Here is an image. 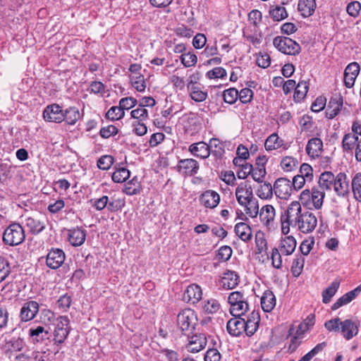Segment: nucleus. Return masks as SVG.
Masks as SVG:
<instances>
[{"label": "nucleus", "mask_w": 361, "mask_h": 361, "mask_svg": "<svg viewBox=\"0 0 361 361\" xmlns=\"http://www.w3.org/2000/svg\"><path fill=\"white\" fill-rule=\"evenodd\" d=\"M177 168L178 172L184 175L193 176L198 171L199 164L195 159H184L178 161Z\"/></svg>", "instance_id": "obj_15"}, {"label": "nucleus", "mask_w": 361, "mask_h": 361, "mask_svg": "<svg viewBox=\"0 0 361 361\" xmlns=\"http://www.w3.org/2000/svg\"><path fill=\"white\" fill-rule=\"evenodd\" d=\"M326 345L325 342L317 344L314 348H312L309 353L305 354L298 361H310L315 355L321 352Z\"/></svg>", "instance_id": "obj_56"}, {"label": "nucleus", "mask_w": 361, "mask_h": 361, "mask_svg": "<svg viewBox=\"0 0 361 361\" xmlns=\"http://www.w3.org/2000/svg\"><path fill=\"white\" fill-rule=\"evenodd\" d=\"M25 239L23 227L18 224H12L6 228L3 235L5 244L15 246L20 244Z\"/></svg>", "instance_id": "obj_7"}, {"label": "nucleus", "mask_w": 361, "mask_h": 361, "mask_svg": "<svg viewBox=\"0 0 361 361\" xmlns=\"http://www.w3.org/2000/svg\"><path fill=\"white\" fill-rule=\"evenodd\" d=\"M25 226L34 234H38L45 228V219L39 216H28L25 218Z\"/></svg>", "instance_id": "obj_18"}, {"label": "nucleus", "mask_w": 361, "mask_h": 361, "mask_svg": "<svg viewBox=\"0 0 361 361\" xmlns=\"http://www.w3.org/2000/svg\"><path fill=\"white\" fill-rule=\"evenodd\" d=\"M188 92L190 98L196 102H202L206 100L208 96L207 92L202 90L199 86L196 87H190V90H188Z\"/></svg>", "instance_id": "obj_44"}, {"label": "nucleus", "mask_w": 361, "mask_h": 361, "mask_svg": "<svg viewBox=\"0 0 361 361\" xmlns=\"http://www.w3.org/2000/svg\"><path fill=\"white\" fill-rule=\"evenodd\" d=\"M223 97L225 102L232 104L238 99V92L235 88H229L224 91Z\"/></svg>", "instance_id": "obj_57"}, {"label": "nucleus", "mask_w": 361, "mask_h": 361, "mask_svg": "<svg viewBox=\"0 0 361 361\" xmlns=\"http://www.w3.org/2000/svg\"><path fill=\"white\" fill-rule=\"evenodd\" d=\"M324 191L318 187H313L311 190L305 189L300 195V203L309 209H320L324 203Z\"/></svg>", "instance_id": "obj_4"}, {"label": "nucleus", "mask_w": 361, "mask_h": 361, "mask_svg": "<svg viewBox=\"0 0 361 361\" xmlns=\"http://www.w3.org/2000/svg\"><path fill=\"white\" fill-rule=\"evenodd\" d=\"M86 239V231L79 227L68 230V241L75 247L82 245Z\"/></svg>", "instance_id": "obj_25"}, {"label": "nucleus", "mask_w": 361, "mask_h": 361, "mask_svg": "<svg viewBox=\"0 0 361 361\" xmlns=\"http://www.w3.org/2000/svg\"><path fill=\"white\" fill-rule=\"evenodd\" d=\"M284 3L281 4H272L270 6L269 14L274 21H281L288 17V13L283 6Z\"/></svg>", "instance_id": "obj_31"}, {"label": "nucleus", "mask_w": 361, "mask_h": 361, "mask_svg": "<svg viewBox=\"0 0 361 361\" xmlns=\"http://www.w3.org/2000/svg\"><path fill=\"white\" fill-rule=\"evenodd\" d=\"M291 181L285 178H278L274 184V192L276 196L282 200H288L291 195Z\"/></svg>", "instance_id": "obj_11"}, {"label": "nucleus", "mask_w": 361, "mask_h": 361, "mask_svg": "<svg viewBox=\"0 0 361 361\" xmlns=\"http://www.w3.org/2000/svg\"><path fill=\"white\" fill-rule=\"evenodd\" d=\"M130 116L132 118L138 120V121L142 122L147 119L148 111L146 109L138 105L137 109L131 111Z\"/></svg>", "instance_id": "obj_58"}, {"label": "nucleus", "mask_w": 361, "mask_h": 361, "mask_svg": "<svg viewBox=\"0 0 361 361\" xmlns=\"http://www.w3.org/2000/svg\"><path fill=\"white\" fill-rule=\"evenodd\" d=\"M258 188L256 190L257 195L262 200H268L272 197L274 192V186L270 183H259Z\"/></svg>", "instance_id": "obj_36"}, {"label": "nucleus", "mask_w": 361, "mask_h": 361, "mask_svg": "<svg viewBox=\"0 0 361 361\" xmlns=\"http://www.w3.org/2000/svg\"><path fill=\"white\" fill-rule=\"evenodd\" d=\"M315 8V0H299L298 10L303 17L311 16L314 13Z\"/></svg>", "instance_id": "obj_32"}, {"label": "nucleus", "mask_w": 361, "mask_h": 361, "mask_svg": "<svg viewBox=\"0 0 361 361\" xmlns=\"http://www.w3.org/2000/svg\"><path fill=\"white\" fill-rule=\"evenodd\" d=\"M245 319L240 317H234L228 320L226 329L229 334L233 336H238L245 332Z\"/></svg>", "instance_id": "obj_20"}, {"label": "nucleus", "mask_w": 361, "mask_h": 361, "mask_svg": "<svg viewBox=\"0 0 361 361\" xmlns=\"http://www.w3.org/2000/svg\"><path fill=\"white\" fill-rule=\"evenodd\" d=\"M260 322V317L258 312L252 311L247 319H245V333L247 336H252L257 330L259 324Z\"/></svg>", "instance_id": "obj_23"}, {"label": "nucleus", "mask_w": 361, "mask_h": 361, "mask_svg": "<svg viewBox=\"0 0 361 361\" xmlns=\"http://www.w3.org/2000/svg\"><path fill=\"white\" fill-rule=\"evenodd\" d=\"M236 235L243 241L247 242L252 238V229L245 223L240 222L235 226Z\"/></svg>", "instance_id": "obj_35"}, {"label": "nucleus", "mask_w": 361, "mask_h": 361, "mask_svg": "<svg viewBox=\"0 0 361 361\" xmlns=\"http://www.w3.org/2000/svg\"><path fill=\"white\" fill-rule=\"evenodd\" d=\"M114 163V158L110 155H104L97 161V166L102 170H108Z\"/></svg>", "instance_id": "obj_60"}, {"label": "nucleus", "mask_w": 361, "mask_h": 361, "mask_svg": "<svg viewBox=\"0 0 361 361\" xmlns=\"http://www.w3.org/2000/svg\"><path fill=\"white\" fill-rule=\"evenodd\" d=\"M43 117L48 122L61 123L64 120L61 107L56 104L49 105L44 109Z\"/></svg>", "instance_id": "obj_13"}, {"label": "nucleus", "mask_w": 361, "mask_h": 361, "mask_svg": "<svg viewBox=\"0 0 361 361\" xmlns=\"http://www.w3.org/2000/svg\"><path fill=\"white\" fill-rule=\"evenodd\" d=\"M125 116V111H123L119 106H111L107 111L106 116L108 119L112 121H117Z\"/></svg>", "instance_id": "obj_52"}, {"label": "nucleus", "mask_w": 361, "mask_h": 361, "mask_svg": "<svg viewBox=\"0 0 361 361\" xmlns=\"http://www.w3.org/2000/svg\"><path fill=\"white\" fill-rule=\"evenodd\" d=\"M228 302L231 305L230 312L233 317H240L249 310L247 298L240 291L231 293Z\"/></svg>", "instance_id": "obj_5"}, {"label": "nucleus", "mask_w": 361, "mask_h": 361, "mask_svg": "<svg viewBox=\"0 0 361 361\" xmlns=\"http://www.w3.org/2000/svg\"><path fill=\"white\" fill-rule=\"evenodd\" d=\"M239 276L233 271L228 270L224 273L221 279V285L224 289H233L238 286Z\"/></svg>", "instance_id": "obj_28"}, {"label": "nucleus", "mask_w": 361, "mask_h": 361, "mask_svg": "<svg viewBox=\"0 0 361 361\" xmlns=\"http://www.w3.org/2000/svg\"><path fill=\"white\" fill-rule=\"evenodd\" d=\"M123 191L128 195H133L139 193L140 191V184L138 179L135 177L128 181L125 185Z\"/></svg>", "instance_id": "obj_45"}, {"label": "nucleus", "mask_w": 361, "mask_h": 361, "mask_svg": "<svg viewBox=\"0 0 361 361\" xmlns=\"http://www.w3.org/2000/svg\"><path fill=\"white\" fill-rule=\"evenodd\" d=\"M340 286V281H334L329 287L322 292V300L324 303H329L331 298L336 294Z\"/></svg>", "instance_id": "obj_37"}, {"label": "nucleus", "mask_w": 361, "mask_h": 361, "mask_svg": "<svg viewBox=\"0 0 361 361\" xmlns=\"http://www.w3.org/2000/svg\"><path fill=\"white\" fill-rule=\"evenodd\" d=\"M137 103L138 102L135 98L132 97H124L120 99L119 106L123 111H125V110H129L134 107L137 104Z\"/></svg>", "instance_id": "obj_59"}, {"label": "nucleus", "mask_w": 361, "mask_h": 361, "mask_svg": "<svg viewBox=\"0 0 361 361\" xmlns=\"http://www.w3.org/2000/svg\"><path fill=\"white\" fill-rule=\"evenodd\" d=\"M308 91V84L306 81L300 82L295 87L294 98L300 101L305 98Z\"/></svg>", "instance_id": "obj_49"}, {"label": "nucleus", "mask_w": 361, "mask_h": 361, "mask_svg": "<svg viewBox=\"0 0 361 361\" xmlns=\"http://www.w3.org/2000/svg\"><path fill=\"white\" fill-rule=\"evenodd\" d=\"M267 161V159L265 156L258 157L256 159L255 166L252 167V177L258 183H262L267 174L265 169Z\"/></svg>", "instance_id": "obj_19"}, {"label": "nucleus", "mask_w": 361, "mask_h": 361, "mask_svg": "<svg viewBox=\"0 0 361 361\" xmlns=\"http://www.w3.org/2000/svg\"><path fill=\"white\" fill-rule=\"evenodd\" d=\"M298 165V161L292 157H286L281 161V168L285 171H292Z\"/></svg>", "instance_id": "obj_55"}, {"label": "nucleus", "mask_w": 361, "mask_h": 361, "mask_svg": "<svg viewBox=\"0 0 361 361\" xmlns=\"http://www.w3.org/2000/svg\"><path fill=\"white\" fill-rule=\"evenodd\" d=\"M70 321L66 316H60L56 319V327L54 331L55 343H63L70 333Z\"/></svg>", "instance_id": "obj_9"}, {"label": "nucleus", "mask_w": 361, "mask_h": 361, "mask_svg": "<svg viewBox=\"0 0 361 361\" xmlns=\"http://www.w3.org/2000/svg\"><path fill=\"white\" fill-rule=\"evenodd\" d=\"M235 193L240 205H245L254 199L252 188L248 181H244L238 184Z\"/></svg>", "instance_id": "obj_10"}, {"label": "nucleus", "mask_w": 361, "mask_h": 361, "mask_svg": "<svg viewBox=\"0 0 361 361\" xmlns=\"http://www.w3.org/2000/svg\"><path fill=\"white\" fill-rule=\"evenodd\" d=\"M300 176L307 178V181L310 182L313 177V170L312 166L308 164H302L300 167Z\"/></svg>", "instance_id": "obj_63"}, {"label": "nucleus", "mask_w": 361, "mask_h": 361, "mask_svg": "<svg viewBox=\"0 0 361 361\" xmlns=\"http://www.w3.org/2000/svg\"><path fill=\"white\" fill-rule=\"evenodd\" d=\"M360 323L352 319L341 321L336 317L325 322L324 326L329 331L341 332L343 336L350 340L358 334Z\"/></svg>", "instance_id": "obj_3"}, {"label": "nucleus", "mask_w": 361, "mask_h": 361, "mask_svg": "<svg viewBox=\"0 0 361 361\" xmlns=\"http://www.w3.org/2000/svg\"><path fill=\"white\" fill-rule=\"evenodd\" d=\"M281 232L286 235L290 232V226L296 227L303 233L312 232L317 225V219L314 214L306 211L302 212L301 204L298 201L292 202L281 215Z\"/></svg>", "instance_id": "obj_1"}, {"label": "nucleus", "mask_w": 361, "mask_h": 361, "mask_svg": "<svg viewBox=\"0 0 361 361\" xmlns=\"http://www.w3.org/2000/svg\"><path fill=\"white\" fill-rule=\"evenodd\" d=\"M189 152L194 156L206 159L210 154L209 147L204 142L193 143L189 146Z\"/></svg>", "instance_id": "obj_29"}, {"label": "nucleus", "mask_w": 361, "mask_h": 361, "mask_svg": "<svg viewBox=\"0 0 361 361\" xmlns=\"http://www.w3.org/2000/svg\"><path fill=\"white\" fill-rule=\"evenodd\" d=\"M259 218L263 224L269 229L274 228L276 211L271 204L263 206L259 211Z\"/></svg>", "instance_id": "obj_17"}, {"label": "nucleus", "mask_w": 361, "mask_h": 361, "mask_svg": "<svg viewBox=\"0 0 361 361\" xmlns=\"http://www.w3.org/2000/svg\"><path fill=\"white\" fill-rule=\"evenodd\" d=\"M132 86L140 92H144L146 89V82L142 75H132L130 77Z\"/></svg>", "instance_id": "obj_46"}, {"label": "nucleus", "mask_w": 361, "mask_h": 361, "mask_svg": "<svg viewBox=\"0 0 361 361\" xmlns=\"http://www.w3.org/2000/svg\"><path fill=\"white\" fill-rule=\"evenodd\" d=\"M207 146L209 147L210 153L212 152L215 156H220L224 152L222 144L217 138H212Z\"/></svg>", "instance_id": "obj_53"}, {"label": "nucleus", "mask_w": 361, "mask_h": 361, "mask_svg": "<svg viewBox=\"0 0 361 361\" xmlns=\"http://www.w3.org/2000/svg\"><path fill=\"white\" fill-rule=\"evenodd\" d=\"M322 151L323 142L321 139L314 137L308 141L306 146V152L311 158L314 159L319 157L322 154Z\"/></svg>", "instance_id": "obj_27"}, {"label": "nucleus", "mask_w": 361, "mask_h": 361, "mask_svg": "<svg viewBox=\"0 0 361 361\" xmlns=\"http://www.w3.org/2000/svg\"><path fill=\"white\" fill-rule=\"evenodd\" d=\"M361 10V4L359 1H352L347 6L346 11L352 17H357Z\"/></svg>", "instance_id": "obj_62"}, {"label": "nucleus", "mask_w": 361, "mask_h": 361, "mask_svg": "<svg viewBox=\"0 0 361 361\" xmlns=\"http://www.w3.org/2000/svg\"><path fill=\"white\" fill-rule=\"evenodd\" d=\"M11 269L8 260L0 256V282L6 279L11 273Z\"/></svg>", "instance_id": "obj_54"}, {"label": "nucleus", "mask_w": 361, "mask_h": 361, "mask_svg": "<svg viewBox=\"0 0 361 361\" xmlns=\"http://www.w3.org/2000/svg\"><path fill=\"white\" fill-rule=\"evenodd\" d=\"M39 312V304L30 300L25 302L20 310V317L23 322H28L35 317Z\"/></svg>", "instance_id": "obj_16"}, {"label": "nucleus", "mask_w": 361, "mask_h": 361, "mask_svg": "<svg viewBox=\"0 0 361 361\" xmlns=\"http://www.w3.org/2000/svg\"><path fill=\"white\" fill-rule=\"evenodd\" d=\"M297 241L292 235L281 238L279 243L278 247L271 250V258L273 267L277 269L282 268V256L292 255L295 250Z\"/></svg>", "instance_id": "obj_2"}, {"label": "nucleus", "mask_w": 361, "mask_h": 361, "mask_svg": "<svg viewBox=\"0 0 361 361\" xmlns=\"http://www.w3.org/2000/svg\"><path fill=\"white\" fill-rule=\"evenodd\" d=\"M200 201L205 207L213 209L219 204L220 196L216 192L209 190L201 195Z\"/></svg>", "instance_id": "obj_21"}, {"label": "nucleus", "mask_w": 361, "mask_h": 361, "mask_svg": "<svg viewBox=\"0 0 361 361\" xmlns=\"http://www.w3.org/2000/svg\"><path fill=\"white\" fill-rule=\"evenodd\" d=\"M64 252L59 248L51 250L47 256V265L53 269L60 267L65 260Z\"/></svg>", "instance_id": "obj_14"}, {"label": "nucleus", "mask_w": 361, "mask_h": 361, "mask_svg": "<svg viewBox=\"0 0 361 361\" xmlns=\"http://www.w3.org/2000/svg\"><path fill=\"white\" fill-rule=\"evenodd\" d=\"M274 47L281 53L295 55L300 52V45L292 39L286 37H276L274 39Z\"/></svg>", "instance_id": "obj_8"}, {"label": "nucleus", "mask_w": 361, "mask_h": 361, "mask_svg": "<svg viewBox=\"0 0 361 361\" xmlns=\"http://www.w3.org/2000/svg\"><path fill=\"white\" fill-rule=\"evenodd\" d=\"M207 344V338L204 334H195L190 338L186 345L188 352L195 353L202 350Z\"/></svg>", "instance_id": "obj_22"}, {"label": "nucleus", "mask_w": 361, "mask_h": 361, "mask_svg": "<svg viewBox=\"0 0 361 361\" xmlns=\"http://www.w3.org/2000/svg\"><path fill=\"white\" fill-rule=\"evenodd\" d=\"M202 293L201 288L196 284H191L188 286L183 294V300L192 304L197 303L202 298Z\"/></svg>", "instance_id": "obj_24"}, {"label": "nucleus", "mask_w": 361, "mask_h": 361, "mask_svg": "<svg viewBox=\"0 0 361 361\" xmlns=\"http://www.w3.org/2000/svg\"><path fill=\"white\" fill-rule=\"evenodd\" d=\"M180 60L184 66L191 67L196 64L197 58L194 54L186 53L181 55Z\"/></svg>", "instance_id": "obj_61"}, {"label": "nucleus", "mask_w": 361, "mask_h": 361, "mask_svg": "<svg viewBox=\"0 0 361 361\" xmlns=\"http://www.w3.org/2000/svg\"><path fill=\"white\" fill-rule=\"evenodd\" d=\"M343 98L340 95L332 97L327 105L326 110V117L332 119L340 112L343 106Z\"/></svg>", "instance_id": "obj_26"}, {"label": "nucleus", "mask_w": 361, "mask_h": 361, "mask_svg": "<svg viewBox=\"0 0 361 361\" xmlns=\"http://www.w3.org/2000/svg\"><path fill=\"white\" fill-rule=\"evenodd\" d=\"M361 291V287H357L354 290L344 294L336 302L332 305L331 309L336 310L344 305H347Z\"/></svg>", "instance_id": "obj_33"}, {"label": "nucleus", "mask_w": 361, "mask_h": 361, "mask_svg": "<svg viewBox=\"0 0 361 361\" xmlns=\"http://www.w3.org/2000/svg\"><path fill=\"white\" fill-rule=\"evenodd\" d=\"M336 180V176L332 172L325 171L321 173L318 184L319 188L322 190H330L334 186V182Z\"/></svg>", "instance_id": "obj_30"}, {"label": "nucleus", "mask_w": 361, "mask_h": 361, "mask_svg": "<svg viewBox=\"0 0 361 361\" xmlns=\"http://www.w3.org/2000/svg\"><path fill=\"white\" fill-rule=\"evenodd\" d=\"M197 317L195 311L190 308L183 310L177 316V324L184 334L191 332L196 325Z\"/></svg>", "instance_id": "obj_6"}, {"label": "nucleus", "mask_w": 361, "mask_h": 361, "mask_svg": "<svg viewBox=\"0 0 361 361\" xmlns=\"http://www.w3.org/2000/svg\"><path fill=\"white\" fill-rule=\"evenodd\" d=\"M242 206L245 208L246 214L251 218H255L259 214L258 202L255 198Z\"/></svg>", "instance_id": "obj_47"}, {"label": "nucleus", "mask_w": 361, "mask_h": 361, "mask_svg": "<svg viewBox=\"0 0 361 361\" xmlns=\"http://www.w3.org/2000/svg\"><path fill=\"white\" fill-rule=\"evenodd\" d=\"M255 243L259 252H262L267 248V240L264 234L262 231H258L255 234Z\"/></svg>", "instance_id": "obj_64"}, {"label": "nucleus", "mask_w": 361, "mask_h": 361, "mask_svg": "<svg viewBox=\"0 0 361 361\" xmlns=\"http://www.w3.org/2000/svg\"><path fill=\"white\" fill-rule=\"evenodd\" d=\"M64 120L69 125H74L80 118L79 110L75 107H70L63 112Z\"/></svg>", "instance_id": "obj_40"}, {"label": "nucleus", "mask_w": 361, "mask_h": 361, "mask_svg": "<svg viewBox=\"0 0 361 361\" xmlns=\"http://www.w3.org/2000/svg\"><path fill=\"white\" fill-rule=\"evenodd\" d=\"M314 324V316L309 315L298 326L296 331L298 336H301L305 334L309 329Z\"/></svg>", "instance_id": "obj_48"}, {"label": "nucleus", "mask_w": 361, "mask_h": 361, "mask_svg": "<svg viewBox=\"0 0 361 361\" xmlns=\"http://www.w3.org/2000/svg\"><path fill=\"white\" fill-rule=\"evenodd\" d=\"M130 176V171L126 168H120L112 174V180L115 183H123Z\"/></svg>", "instance_id": "obj_51"}, {"label": "nucleus", "mask_w": 361, "mask_h": 361, "mask_svg": "<svg viewBox=\"0 0 361 361\" xmlns=\"http://www.w3.org/2000/svg\"><path fill=\"white\" fill-rule=\"evenodd\" d=\"M354 198L361 202V173H356L351 181Z\"/></svg>", "instance_id": "obj_39"}, {"label": "nucleus", "mask_w": 361, "mask_h": 361, "mask_svg": "<svg viewBox=\"0 0 361 361\" xmlns=\"http://www.w3.org/2000/svg\"><path fill=\"white\" fill-rule=\"evenodd\" d=\"M336 194L341 198H348L350 195L349 180L344 173H339L336 176L334 184Z\"/></svg>", "instance_id": "obj_12"}, {"label": "nucleus", "mask_w": 361, "mask_h": 361, "mask_svg": "<svg viewBox=\"0 0 361 361\" xmlns=\"http://www.w3.org/2000/svg\"><path fill=\"white\" fill-rule=\"evenodd\" d=\"M359 138L353 133L345 134L342 140V147L345 151H352L357 144Z\"/></svg>", "instance_id": "obj_38"}, {"label": "nucleus", "mask_w": 361, "mask_h": 361, "mask_svg": "<svg viewBox=\"0 0 361 361\" xmlns=\"http://www.w3.org/2000/svg\"><path fill=\"white\" fill-rule=\"evenodd\" d=\"M202 309L207 314H214L220 309V304L218 300L211 298L204 302Z\"/></svg>", "instance_id": "obj_50"}, {"label": "nucleus", "mask_w": 361, "mask_h": 361, "mask_svg": "<svg viewBox=\"0 0 361 361\" xmlns=\"http://www.w3.org/2000/svg\"><path fill=\"white\" fill-rule=\"evenodd\" d=\"M305 264V258L302 255H297L293 261L291 265V272L295 277H298L303 269Z\"/></svg>", "instance_id": "obj_42"}, {"label": "nucleus", "mask_w": 361, "mask_h": 361, "mask_svg": "<svg viewBox=\"0 0 361 361\" xmlns=\"http://www.w3.org/2000/svg\"><path fill=\"white\" fill-rule=\"evenodd\" d=\"M283 141L279 140L277 134L273 133L265 141L264 147L267 151L279 149L282 145Z\"/></svg>", "instance_id": "obj_41"}, {"label": "nucleus", "mask_w": 361, "mask_h": 361, "mask_svg": "<svg viewBox=\"0 0 361 361\" xmlns=\"http://www.w3.org/2000/svg\"><path fill=\"white\" fill-rule=\"evenodd\" d=\"M49 334L43 326H39L36 328H31L29 330V336L32 338L34 341L42 342L45 339V336Z\"/></svg>", "instance_id": "obj_43"}, {"label": "nucleus", "mask_w": 361, "mask_h": 361, "mask_svg": "<svg viewBox=\"0 0 361 361\" xmlns=\"http://www.w3.org/2000/svg\"><path fill=\"white\" fill-rule=\"evenodd\" d=\"M262 308L264 312H271L276 306V298L272 291L267 290L261 298Z\"/></svg>", "instance_id": "obj_34"}]
</instances>
